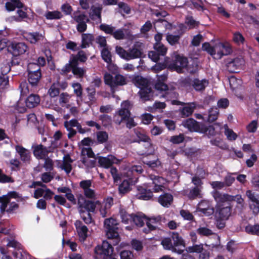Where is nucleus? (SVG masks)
Instances as JSON below:
<instances>
[{"label": "nucleus", "instance_id": "obj_1", "mask_svg": "<svg viewBox=\"0 0 259 259\" xmlns=\"http://www.w3.org/2000/svg\"><path fill=\"white\" fill-rule=\"evenodd\" d=\"M117 223L112 218L106 219L104 221V227L108 239L113 240V245H116L120 241L119 234L117 230Z\"/></svg>", "mask_w": 259, "mask_h": 259}, {"label": "nucleus", "instance_id": "obj_2", "mask_svg": "<svg viewBox=\"0 0 259 259\" xmlns=\"http://www.w3.org/2000/svg\"><path fill=\"white\" fill-rule=\"evenodd\" d=\"M110 240V242L104 241L102 246H98L95 248V257L96 259H116L112 256L113 252L112 246L113 240Z\"/></svg>", "mask_w": 259, "mask_h": 259}, {"label": "nucleus", "instance_id": "obj_3", "mask_svg": "<svg viewBox=\"0 0 259 259\" xmlns=\"http://www.w3.org/2000/svg\"><path fill=\"white\" fill-rule=\"evenodd\" d=\"M12 198H16V191L9 192L7 194L0 197V210L4 212L6 210L11 213L16 208V203L13 201L11 202Z\"/></svg>", "mask_w": 259, "mask_h": 259}, {"label": "nucleus", "instance_id": "obj_4", "mask_svg": "<svg viewBox=\"0 0 259 259\" xmlns=\"http://www.w3.org/2000/svg\"><path fill=\"white\" fill-rule=\"evenodd\" d=\"M131 108L132 105L128 101L123 102L121 105V108L115 113L113 117L114 122L118 125L124 122L131 116L130 112Z\"/></svg>", "mask_w": 259, "mask_h": 259}, {"label": "nucleus", "instance_id": "obj_5", "mask_svg": "<svg viewBox=\"0 0 259 259\" xmlns=\"http://www.w3.org/2000/svg\"><path fill=\"white\" fill-rule=\"evenodd\" d=\"M104 78L105 83L112 88L126 84V78L120 74H116L113 77L109 73H105Z\"/></svg>", "mask_w": 259, "mask_h": 259}, {"label": "nucleus", "instance_id": "obj_6", "mask_svg": "<svg viewBox=\"0 0 259 259\" xmlns=\"http://www.w3.org/2000/svg\"><path fill=\"white\" fill-rule=\"evenodd\" d=\"M223 44L218 43L214 47H211L208 43H204L202 45V49L206 51L215 59H220L223 56L222 50L223 49Z\"/></svg>", "mask_w": 259, "mask_h": 259}, {"label": "nucleus", "instance_id": "obj_7", "mask_svg": "<svg viewBox=\"0 0 259 259\" xmlns=\"http://www.w3.org/2000/svg\"><path fill=\"white\" fill-rule=\"evenodd\" d=\"M187 65L188 60L186 58L176 55L174 62L169 65V67L178 73H181L183 69L186 67Z\"/></svg>", "mask_w": 259, "mask_h": 259}, {"label": "nucleus", "instance_id": "obj_8", "mask_svg": "<svg viewBox=\"0 0 259 259\" xmlns=\"http://www.w3.org/2000/svg\"><path fill=\"white\" fill-rule=\"evenodd\" d=\"M182 124L191 132H203V123H199L193 118H188L183 121Z\"/></svg>", "mask_w": 259, "mask_h": 259}, {"label": "nucleus", "instance_id": "obj_9", "mask_svg": "<svg viewBox=\"0 0 259 259\" xmlns=\"http://www.w3.org/2000/svg\"><path fill=\"white\" fill-rule=\"evenodd\" d=\"M7 47V51L9 53L12 55L11 63L12 65L16 64V42L13 41L7 45L5 39L0 40V51Z\"/></svg>", "mask_w": 259, "mask_h": 259}, {"label": "nucleus", "instance_id": "obj_10", "mask_svg": "<svg viewBox=\"0 0 259 259\" xmlns=\"http://www.w3.org/2000/svg\"><path fill=\"white\" fill-rule=\"evenodd\" d=\"M17 153L19 155L22 163L17 161V168L23 164L26 165L30 163L31 154L30 151L20 146L17 145Z\"/></svg>", "mask_w": 259, "mask_h": 259}, {"label": "nucleus", "instance_id": "obj_11", "mask_svg": "<svg viewBox=\"0 0 259 259\" xmlns=\"http://www.w3.org/2000/svg\"><path fill=\"white\" fill-rule=\"evenodd\" d=\"M244 61L241 58H236L228 61L226 64L228 70L232 73H235L244 65Z\"/></svg>", "mask_w": 259, "mask_h": 259}, {"label": "nucleus", "instance_id": "obj_12", "mask_svg": "<svg viewBox=\"0 0 259 259\" xmlns=\"http://www.w3.org/2000/svg\"><path fill=\"white\" fill-rule=\"evenodd\" d=\"M166 223L164 218L158 215L147 219L146 224L149 230H154L158 228V225H162Z\"/></svg>", "mask_w": 259, "mask_h": 259}, {"label": "nucleus", "instance_id": "obj_13", "mask_svg": "<svg viewBox=\"0 0 259 259\" xmlns=\"http://www.w3.org/2000/svg\"><path fill=\"white\" fill-rule=\"evenodd\" d=\"M99 203V201H97L95 203L94 202L90 200H84L82 197L79 198L78 201L79 209L84 210L88 212H94L96 204Z\"/></svg>", "mask_w": 259, "mask_h": 259}, {"label": "nucleus", "instance_id": "obj_14", "mask_svg": "<svg viewBox=\"0 0 259 259\" xmlns=\"http://www.w3.org/2000/svg\"><path fill=\"white\" fill-rule=\"evenodd\" d=\"M157 81L155 84V88L156 90L160 91H166L168 90V86L164 83L167 78V74H163L160 75H157Z\"/></svg>", "mask_w": 259, "mask_h": 259}, {"label": "nucleus", "instance_id": "obj_15", "mask_svg": "<svg viewBox=\"0 0 259 259\" xmlns=\"http://www.w3.org/2000/svg\"><path fill=\"white\" fill-rule=\"evenodd\" d=\"M33 154L38 159H44L47 157L48 150L46 147L41 144L33 147Z\"/></svg>", "mask_w": 259, "mask_h": 259}, {"label": "nucleus", "instance_id": "obj_16", "mask_svg": "<svg viewBox=\"0 0 259 259\" xmlns=\"http://www.w3.org/2000/svg\"><path fill=\"white\" fill-rule=\"evenodd\" d=\"M231 214V208L229 206H220L215 212V215L219 218H223L228 220Z\"/></svg>", "mask_w": 259, "mask_h": 259}, {"label": "nucleus", "instance_id": "obj_17", "mask_svg": "<svg viewBox=\"0 0 259 259\" xmlns=\"http://www.w3.org/2000/svg\"><path fill=\"white\" fill-rule=\"evenodd\" d=\"M139 94L141 100L145 102L152 99L153 94L151 87H147L140 89Z\"/></svg>", "mask_w": 259, "mask_h": 259}, {"label": "nucleus", "instance_id": "obj_18", "mask_svg": "<svg viewBox=\"0 0 259 259\" xmlns=\"http://www.w3.org/2000/svg\"><path fill=\"white\" fill-rule=\"evenodd\" d=\"M75 225L80 239L84 241L87 237L88 229L80 221H76Z\"/></svg>", "mask_w": 259, "mask_h": 259}, {"label": "nucleus", "instance_id": "obj_19", "mask_svg": "<svg viewBox=\"0 0 259 259\" xmlns=\"http://www.w3.org/2000/svg\"><path fill=\"white\" fill-rule=\"evenodd\" d=\"M117 159L113 156L110 155L107 157H100L99 159V163L100 165L105 168H109L112 165L115 163Z\"/></svg>", "mask_w": 259, "mask_h": 259}, {"label": "nucleus", "instance_id": "obj_20", "mask_svg": "<svg viewBox=\"0 0 259 259\" xmlns=\"http://www.w3.org/2000/svg\"><path fill=\"white\" fill-rule=\"evenodd\" d=\"M39 96L36 94H31L25 100L26 105L27 107L31 108L37 106L40 103Z\"/></svg>", "mask_w": 259, "mask_h": 259}, {"label": "nucleus", "instance_id": "obj_21", "mask_svg": "<svg viewBox=\"0 0 259 259\" xmlns=\"http://www.w3.org/2000/svg\"><path fill=\"white\" fill-rule=\"evenodd\" d=\"M73 160L70 158L69 154L65 155L63 157L62 163L60 165V167L62 169H64L67 174H69L72 170L71 163Z\"/></svg>", "mask_w": 259, "mask_h": 259}, {"label": "nucleus", "instance_id": "obj_22", "mask_svg": "<svg viewBox=\"0 0 259 259\" xmlns=\"http://www.w3.org/2000/svg\"><path fill=\"white\" fill-rule=\"evenodd\" d=\"M137 190L138 193L137 194V197L138 199L147 200L153 196L152 192L150 190H147L141 187H138Z\"/></svg>", "mask_w": 259, "mask_h": 259}, {"label": "nucleus", "instance_id": "obj_23", "mask_svg": "<svg viewBox=\"0 0 259 259\" xmlns=\"http://www.w3.org/2000/svg\"><path fill=\"white\" fill-rule=\"evenodd\" d=\"M41 77V72L33 71L28 73V79L32 86L37 85Z\"/></svg>", "mask_w": 259, "mask_h": 259}, {"label": "nucleus", "instance_id": "obj_24", "mask_svg": "<svg viewBox=\"0 0 259 259\" xmlns=\"http://www.w3.org/2000/svg\"><path fill=\"white\" fill-rule=\"evenodd\" d=\"M213 197L217 201L220 202H223L227 201H232L234 199V196H232L228 194H222L218 191H215L213 193Z\"/></svg>", "mask_w": 259, "mask_h": 259}, {"label": "nucleus", "instance_id": "obj_25", "mask_svg": "<svg viewBox=\"0 0 259 259\" xmlns=\"http://www.w3.org/2000/svg\"><path fill=\"white\" fill-rule=\"evenodd\" d=\"M191 84L196 91H202L208 85V81L205 79L202 80L194 79L192 81Z\"/></svg>", "mask_w": 259, "mask_h": 259}, {"label": "nucleus", "instance_id": "obj_26", "mask_svg": "<svg viewBox=\"0 0 259 259\" xmlns=\"http://www.w3.org/2000/svg\"><path fill=\"white\" fill-rule=\"evenodd\" d=\"M141 146L143 149L142 154H146L147 155L153 154L155 149L153 145L150 142V141H147L142 143Z\"/></svg>", "mask_w": 259, "mask_h": 259}, {"label": "nucleus", "instance_id": "obj_27", "mask_svg": "<svg viewBox=\"0 0 259 259\" xmlns=\"http://www.w3.org/2000/svg\"><path fill=\"white\" fill-rule=\"evenodd\" d=\"M102 9L100 7H92L90 13V18L95 21H97L99 22H101V13Z\"/></svg>", "mask_w": 259, "mask_h": 259}, {"label": "nucleus", "instance_id": "obj_28", "mask_svg": "<svg viewBox=\"0 0 259 259\" xmlns=\"http://www.w3.org/2000/svg\"><path fill=\"white\" fill-rule=\"evenodd\" d=\"M72 73L77 78H82L86 72V70L84 68L79 67L78 64L76 63L75 60L73 61Z\"/></svg>", "mask_w": 259, "mask_h": 259}, {"label": "nucleus", "instance_id": "obj_29", "mask_svg": "<svg viewBox=\"0 0 259 259\" xmlns=\"http://www.w3.org/2000/svg\"><path fill=\"white\" fill-rule=\"evenodd\" d=\"M24 8V5L20 2L19 0H17V9H19V10H17V21L27 18V12L25 11L27 10V8H25V11H23L22 9H20Z\"/></svg>", "mask_w": 259, "mask_h": 259}, {"label": "nucleus", "instance_id": "obj_30", "mask_svg": "<svg viewBox=\"0 0 259 259\" xmlns=\"http://www.w3.org/2000/svg\"><path fill=\"white\" fill-rule=\"evenodd\" d=\"M81 48H85L89 46L94 40V36L90 33H83L82 34Z\"/></svg>", "mask_w": 259, "mask_h": 259}, {"label": "nucleus", "instance_id": "obj_31", "mask_svg": "<svg viewBox=\"0 0 259 259\" xmlns=\"http://www.w3.org/2000/svg\"><path fill=\"white\" fill-rule=\"evenodd\" d=\"M134 81L135 84L140 88V89L149 87V81L147 79L142 76H138L136 77Z\"/></svg>", "mask_w": 259, "mask_h": 259}, {"label": "nucleus", "instance_id": "obj_32", "mask_svg": "<svg viewBox=\"0 0 259 259\" xmlns=\"http://www.w3.org/2000/svg\"><path fill=\"white\" fill-rule=\"evenodd\" d=\"M173 200V197L171 194L166 193L161 195L159 197L158 201L159 203L163 206L167 207L170 205Z\"/></svg>", "mask_w": 259, "mask_h": 259}, {"label": "nucleus", "instance_id": "obj_33", "mask_svg": "<svg viewBox=\"0 0 259 259\" xmlns=\"http://www.w3.org/2000/svg\"><path fill=\"white\" fill-rule=\"evenodd\" d=\"M195 108L194 103H190L183 107L181 110V113L182 117H186L191 115Z\"/></svg>", "mask_w": 259, "mask_h": 259}, {"label": "nucleus", "instance_id": "obj_34", "mask_svg": "<svg viewBox=\"0 0 259 259\" xmlns=\"http://www.w3.org/2000/svg\"><path fill=\"white\" fill-rule=\"evenodd\" d=\"M128 30L125 29H119L114 31L112 34L113 37L116 39H123L126 38V35L130 36V33L127 32Z\"/></svg>", "mask_w": 259, "mask_h": 259}, {"label": "nucleus", "instance_id": "obj_35", "mask_svg": "<svg viewBox=\"0 0 259 259\" xmlns=\"http://www.w3.org/2000/svg\"><path fill=\"white\" fill-rule=\"evenodd\" d=\"M141 50L137 48L134 47L128 52L127 60L140 58L142 56Z\"/></svg>", "mask_w": 259, "mask_h": 259}, {"label": "nucleus", "instance_id": "obj_36", "mask_svg": "<svg viewBox=\"0 0 259 259\" xmlns=\"http://www.w3.org/2000/svg\"><path fill=\"white\" fill-rule=\"evenodd\" d=\"M70 58L72 60V63H74L73 61L75 60V63L78 64V61L85 62L87 59V56L83 51H80L76 55L71 56Z\"/></svg>", "mask_w": 259, "mask_h": 259}, {"label": "nucleus", "instance_id": "obj_37", "mask_svg": "<svg viewBox=\"0 0 259 259\" xmlns=\"http://www.w3.org/2000/svg\"><path fill=\"white\" fill-rule=\"evenodd\" d=\"M219 111L216 107L211 108L209 110L208 117H206L207 120L209 122H212L216 120L218 117Z\"/></svg>", "mask_w": 259, "mask_h": 259}, {"label": "nucleus", "instance_id": "obj_38", "mask_svg": "<svg viewBox=\"0 0 259 259\" xmlns=\"http://www.w3.org/2000/svg\"><path fill=\"white\" fill-rule=\"evenodd\" d=\"M147 219L145 215H143L141 214H137L133 215L132 221L134 222L137 226L142 227L144 224V220H147Z\"/></svg>", "mask_w": 259, "mask_h": 259}, {"label": "nucleus", "instance_id": "obj_39", "mask_svg": "<svg viewBox=\"0 0 259 259\" xmlns=\"http://www.w3.org/2000/svg\"><path fill=\"white\" fill-rule=\"evenodd\" d=\"M171 238L174 241V245L177 246H184L185 242L182 238L180 236L179 234L176 232H172L171 235Z\"/></svg>", "mask_w": 259, "mask_h": 259}, {"label": "nucleus", "instance_id": "obj_40", "mask_svg": "<svg viewBox=\"0 0 259 259\" xmlns=\"http://www.w3.org/2000/svg\"><path fill=\"white\" fill-rule=\"evenodd\" d=\"M79 212L81 219L85 224H90L93 222V219L90 212L82 209H79Z\"/></svg>", "mask_w": 259, "mask_h": 259}, {"label": "nucleus", "instance_id": "obj_41", "mask_svg": "<svg viewBox=\"0 0 259 259\" xmlns=\"http://www.w3.org/2000/svg\"><path fill=\"white\" fill-rule=\"evenodd\" d=\"M201 189L199 187H194L190 191L188 197L190 199H194L197 197L202 198V195L200 193Z\"/></svg>", "mask_w": 259, "mask_h": 259}, {"label": "nucleus", "instance_id": "obj_42", "mask_svg": "<svg viewBox=\"0 0 259 259\" xmlns=\"http://www.w3.org/2000/svg\"><path fill=\"white\" fill-rule=\"evenodd\" d=\"M71 86L76 97L81 99L82 96L83 91L81 84L78 82L73 83Z\"/></svg>", "mask_w": 259, "mask_h": 259}, {"label": "nucleus", "instance_id": "obj_43", "mask_svg": "<svg viewBox=\"0 0 259 259\" xmlns=\"http://www.w3.org/2000/svg\"><path fill=\"white\" fill-rule=\"evenodd\" d=\"M73 19L78 23L89 21V19L86 15L83 14H79L77 12L74 13Z\"/></svg>", "mask_w": 259, "mask_h": 259}, {"label": "nucleus", "instance_id": "obj_44", "mask_svg": "<svg viewBox=\"0 0 259 259\" xmlns=\"http://www.w3.org/2000/svg\"><path fill=\"white\" fill-rule=\"evenodd\" d=\"M211 144L220 147L223 150L228 149V146L225 144L222 139L220 138H215L210 140Z\"/></svg>", "mask_w": 259, "mask_h": 259}, {"label": "nucleus", "instance_id": "obj_45", "mask_svg": "<svg viewBox=\"0 0 259 259\" xmlns=\"http://www.w3.org/2000/svg\"><path fill=\"white\" fill-rule=\"evenodd\" d=\"M119 193L125 194L130 191V185L127 180H124L118 187Z\"/></svg>", "mask_w": 259, "mask_h": 259}, {"label": "nucleus", "instance_id": "obj_46", "mask_svg": "<svg viewBox=\"0 0 259 259\" xmlns=\"http://www.w3.org/2000/svg\"><path fill=\"white\" fill-rule=\"evenodd\" d=\"M21 99L27 96L29 93L28 86L26 81H23L19 85Z\"/></svg>", "mask_w": 259, "mask_h": 259}, {"label": "nucleus", "instance_id": "obj_47", "mask_svg": "<svg viewBox=\"0 0 259 259\" xmlns=\"http://www.w3.org/2000/svg\"><path fill=\"white\" fill-rule=\"evenodd\" d=\"M247 233L259 236V225H248L245 227Z\"/></svg>", "mask_w": 259, "mask_h": 259}, {"label": "nucleus", "instance_id": "obj_48", "mask_svg": "<svg viewBox=\"0 0 259 259\" xmlns=\"http://www.w3.org/2000/svg\"><path fill=\"white\" fill-rule=\"evenodd\" d=\"M154 48L160 56H164L166 53L167 48L161 43H155Z\"/></svg>", "mask_w": 259, "mask_h": 259}, {"label": "nucleus", "instance_id": "obj_49", "mask_svg": "<svg viewBox=\"0 0 259 259\" xmlns=\"http://www.w3.org/2000/svg\"><path fill=\"white\" fill-rule=\"evenodd\" d=\"M203 127L204 132H200V133L205 134L208 136H213L215 135L217 132L213 125L206 126L204 124H203Z\"/></svg>", "mask_w": 259, "mask_h": 259}, {"label": "nucleus", "instance_id": "obj_50", "mask_svg": "<svg viewBox=\"0 0 259 259\" xmlns=\"http://www.w3.org/2000/svg\"><path fill=\"white\" fill-rule=\"evenodd\" d=\"M102 57L103 59L108 64L111 63V55L110 51L106 48L103 49L101 52Z\"/></svg>", "mask_w": 259, "mask_h": 259}, {"label": "nucleus", "instance_id": "obj_51", "mask_svg": "<svg viewBox=\"0 0 259 259\" xmlns=\"http://www.w3.org/2000/svg\"><path fill=\"white\" fill-rule=\"evenodd\" d=\"M149 178L154 185H163L165 182V180L161 177L151 175Z\"/></svg>", "mask_w": 259, "mask_h": 259}, {"label": "nucleus", "instance_id": "obj_52", "mask_svg": "<svg viewBox=\"0 0 259 259\" xmlns=\"http://www.w3.org/2000/svg\"><path fill=\"white\" fill-rule=\"evenodd\" d=\"M13 179L5 174L2 169L0 168V183L6 184L14 182Z\"/></svg>", "mask_w": 259, "mask_h": 259}, {"label": "nucleus", "instance_id": "obj_53", "mask_svg": "<svg viewBox=\"0 0 259 259\" xmlns=\"http://www.w3.org/2000/svg\"><path fill=\"white\" fill-rule=\"evenodd\" d=\"M120 215L122 222L125 224H128L129 222L132 221L133 215L128 214L125 210H121L120 211Z\"/></svg>", "mask_w": 259, "mask_h": 259}, {"label": "nucleus", "instance_id": "obj_54", "mask_svg": "<svg viewBox=\"0 0 259 259\" xmlns=\"http://www.w3.org/2000/svg\"><path fill=\"white\" fill-rule=\"evenodd\" d=\"M180 38V36L179 35H172L169 33L166 35V40L171 45L178 44Z\"/></svg>", "mask_w": 259, "mask_h": 259}, {"label": "nucleus", "instance_id": "obj_55", "mask_svg": "<svg viewBox=\"0 0 259 259\" xmlns=\"http://www.w3.org/2000/svg\"><path fill=\"white\" fill-rule=\"evenodd\" d=\"M203 246L202 244L194 245L193 246L188 247L186 250L187 251L191 253H201L203 250Z\"/></svg>", "mask_w": 259, "mask_h": 259}, {"label": "nucleus", "instance_id": "obj_56", "mask_svg": "<svg viewBox=\"0 0 259 259\" xmlns=\"http://www.w3.org/2000/svg\"><path fill=\"white\" fill-rule=\"evenodd\" d=\"M229 83L232 90L237 89L241 84V80L232 76L229 78Z\"/></svg>", "mask_w": 259, "mask_h": 259}, {"label": "nucleus", "instance_id": "obj_57", "mask_svg": "<svg viewBox=\"0 0 259 259\" xmlns=\"http://www.w3.org/2000/svg\"><path fill=\"white\" fill-rule=\"evenodd\" d=\"M225 134L229 140H235L237 138V135L232 130L228 128L227 125H225Z\"/></svg>", "mask_w": 259, "mask_h": 259}, {"label": "nucleus", "instance_id": "obj_58", "mask_svg": "<svg viewBox=\"0 0 259 259\" xmlns=\"http://www.w3.org/2000/svg\"><path fill=\"white\" fill-rule=\"evenodd\" d=\"M97 136L98 141L101 143L106 142L108 139V134L106 132H98Z\"/></svg>", "mask_w": 259, "mask_h": 259}, {"label": "nucleus", "instance_id": "obj_59", "mask_svg": "<svg viewBox=\"0 0 259 259\" xmlns=\"http://www.w3.org/2000/svg\"><path fill=\"white\" fill-rule=\"evenodd\" d=\"M72 60L70 59L69 63L66 64L61 69V74L62 75H66L71 70L73 69Z\"/></svg>", "mask_w": 259, "mask_h": 259}, {"label": "nucleus", "instance_id": "obj_60", "mask_svg": "<svg viewBox=\"0 0 259 259\" xmlns=\"http://www.w3.org/2000/svg\"><path fill=\"white\" fill-rule=\"evenodd\" d=\"M93 159H90L89 157L84 156L81 161L87 167H93L95 166L96 163V160L95 158Z\"/></svg>", "mask_w": 259, "mask_h": 259}, {"label": "nucleus", "instance_id": "obj_61", "mask_svg": "<svg viewBox=\"0 0 259 259\" xmlns=\"http://www.w3.org/2000/svg\"><path fill=\"white\" fill-rule=\"evenodd\" d=\"M161 244L166 249H171L174 248V245L170 238H165L161 241Z\"/></svg>", "mask_w": 259, "mask_h": 259}, {"label": "nucleus", "instance_id": "obj_62", "mask_svg": "<svg viewBox=\"0 0 259 259\" xmlns=\"http://www.w3.org/2000/svg\"><path fill=\"white\" fill-rule=\"evenodd\" d=\"M45 159V163L44 164V167L45 168L47 171H51L53 169V160L48 157L44 158Z\"/></svg>", "mask_w": 259, "mask_h": 259}, {"label": "nucleus", "instance_id": "obj_63", "mask_svg": "<svg viewBox=\"0 0 259 259\" xmlns=\"http://www.w3.org/2000/svg\"><path fill=\"white\" fill-rule=\"evenodd\" d=\"M60 93L59 89L57 87L55 83H53L49 90V93L51 97L57 96Z\"/></svg>", "mask_w": 259, "mask_h": 259}, {"label": "nucleus", "instance_id": "obj_64", "mask_svg": "<svg viewBox=\"0 0 259 259\" xmlns=\"http://www.w3.org/2000/svg\"><path fill=\"white\" fill-rule=\"evenodd\" d=\"M121 259H134V256L130 250H123L120 253Z\"/></svg>", "mask_w": 259, "mask_h": 259}]
</instances>
